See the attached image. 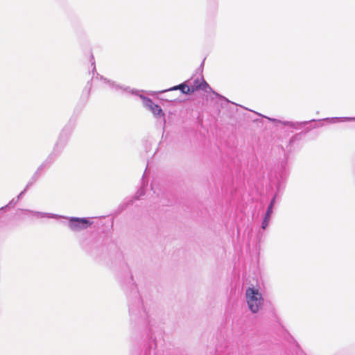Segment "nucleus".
<instances>
[{"label": "nucleus", "instance_id": "1", "mask_svg": "<svg viewBox=\"0 0 355 355\" xmlns=\"http://www.w3.org/2000/svg\"><path fill=\"white\" fill-rule=\"evenodd\" d=\"M129 283L130 290L127 293L128 310L130 320L138 323L143 329L144 334L148 339V346L145 347L144 355H155V336L154 334L155 320L153 310L150 311L148 299L142 291L139 295L133 276L130 272Z\"/></svg>", "mask_w": 355, "mask_h": 355}, {"label": "nucleus", "instance_id": "2", "mask_svg": "<svg viewBox=\"0 0 355 355\" xmlns=\"http://www.w3.org/2000/svg\"><path fill=\"white\" fill-rule=\"evenodd\" d=\"M104 80L113 90L119 92L122 94H125L128 96H132L135 99L139 98L142 102L143 107L155 116V103L149 98V96L155 95V92L137 89L130 86L118 84L106 78Z\"/></svg>", "mask_w": 355, "mask_h": 355}, {"label": "nucleus", "instance_id": "3", "mask_svg": "<svg viewBox=\"0 0 355 355\" xmlns=\"http://www.w3.org/2000/svg\"><path fill=\"white\" fill-rule=\"evenodd\" d=\"M245 300L250 311L257 313L263 306L264 300L259 288L249 287L245 291Z\"/></svg>", "mask_w": 355, "mask_h": 355}, {"label": "nucleus", "instance_id": "4", "mask_svg": "<svg viewBox=\"0 0 355 355\" xmlns=\"http://www.w3.org/2000/svg\"><path fill=\"white\" fill-rule=\"evenodd\" d=\"M153 168V160L148 161L146 170L144 173V175H143V177L141 179V188L137 192L136 196L135 197H133L132 199H130V200H128V202L126 203V206L132 205L135 200H138L140 198H141L142 196H145L149 190L150 191H152L153 194L155 193V191L153 190V183L150 184V189L148 188V176H149Z\"/></svg>", "mask_w": 355, "mask_h": 355}, {"label": "nucleus", "instance_id": "5", "mask_svg": "<svg viewBox=\"0 0 355 355\" xmlns=\"http://www.w3.org/2000/svg\"><path fill=\"white\" fill-rule=\"evenodd\" d=\"M70 132V130H69L67 128H64L62 130L59 136V138L53 147L52 152L49 155V156L45 159L46 161H47V162L52 164L59 157V155L61 154L62 151L64 148L65 146L67 145Z\"/></svg>", "mask_w": 355, "mask_h": 355}, {"label": "nucleus", "instance_id": "6", "mask_svg": "<svg viewBox=\"0 0 355 355\" xmlns=\"http://www.w3.org/2000/svg\"><path fill=\"white\" fill-rule=\"evenodd\" d=\"M67 226L73 232H80L89 227L93 222L87 218L70 217Z\"/></svg>", "mask_w": 355, "mask_h": 355}, {"label": "nucleus", "instance_id": "7", "mask_svg": "<svg viewBox=\"0 0 355 355\" xmlns=\"http://www.w3.org/2000/svg\"><path fill=\"white\" fill-rule=\"evenodd\" d=\"M51 164L47 162V161L44 160L37 168L36 171L34 173V174L32 175L29 181L26 184V189H29L31 187H32L40 178L41 176L42 171L51 166Z\"/></svg>", "mask_w": 355, "mask_h": 355}, {"label": "nucleus", "instance_id": "8", "mask_svg": "<svg viewBox=\"0 0 355 355\" xmlns=\"http://www.w3.org/2000/svg\"><path fill=\"white\" fill-rule=\"evenodd\" d=\"M275 202V196H274L272 198V199L271 200V201L268 207L266 213L265 214L264 218H263L262 224H261V228L263 230H265L269 224L270 217L272 214V209H273Z\"/></svg>", "mask_w": 355, "mask_h": 355}, {"label": "nucleus", "instance_id": "9", "mask_svg": "<svg viewBox=\"0 0 355 355\" xmlns=\"http://www.w3.org/2000/svg\"><path fill=\"white\" fill-rule=\"evenodd\" d=\"M195 89L193 88V85H191V86H189L187 84V82H184L183 83H181L178 85L174 86L168 91H173V90H178L180 89L181 92L184 94H190L191 93H193L195 92Z\"/></svg>", "mask_w": 355, "mask_h": 355}, {"label": "nucleus", "instance_id": "10", "mask_svg": "<svg viewBox=\"0 0 355 355\" xmlns=\"http://www.w3.org/2000/svg\"><path fill=\"white\" fill-rule=\"evenodd\" d=\"M21 211L24 214L30 213L33 216H35L36 218L47 217V218H60L62 217L61 216H59V215H57V214H54L40 212V211H32V210H29V209H21Z\"/></svg>", "mask_w": 355, "mask_h": 355}, {"label": "nucleus", "instance_id": "11", "mask_svg": "<svg viewBox=\"0 0 355 355\" xmlns=\"http://www.w3.org/2000/svg\"><path fill=\"white\" fill-rule=\"evenodd\" d=\"M193 88L195 89V92L201 89L205 92H208L209 91H211V88L209 87V85L207 83V82L201 78V82L199 85H193Z\"/></svg>", "mask_w": 355, "mask_h": 355}, {"label": "nucleus", "instance_id": "12", "mask_svg": "<svg viewBox=\"0 0 355 355\" xmlns=\"http://www.w3.org/2000/svg\"><path fill=\"white\" fill-rule=\"evenodd\" d=\"M153 137H150V140L148 139V137L145 138L143 140V146L146 153L149 152L151 150L152 146H153Z\"/></svg>", "mask_w": 355, "mask_h": 355}, {"label": "nucleus", "instance_id": "13", "mask_svg": "<svg viewBox=\"0 0 355 355\" xmlns=\"http://www.w3.org/2000/svg\"><path fill=\"white\" fill-rule=\"evenodd\" d=\"M270 121H274V122H278V123H280L284 125H288L291 128H296V125H297V123H293V122H289V121H279V120H277L275 119H271V118H268Z\"/></svg>", "mask_w": 355, "mask_h": 355}, {"label": "nucleus", "instance_id": "14", "mask_svg": "<svg viewBox=\"0 0 355 355\" xmlns=\"http://www.w3.org/2000/svg\"><path fill=\"white\" fill-rule=\"evenodd\" d=\"M18 201L19 200H17V198H13L9 202V203L7 205H6L5 207H2L1 209L14 207L17 203Z\"/></svg>", "mask_w": 355, "mask_h": 355}, {"label": "nucleus", "instance_id": "15", "mask_svg": "<svg viewBox=\"0 0 355 355\" xmlns=\"http://www.w3.org/2000/svg\"><path fill=\"white\" fill-rule=\"evenodd\" d=\"M28 189H26V187L25 189L17 196V200H19Z\"/></svg>", "mask_w": 355, "mask_h": 355}, {"label": "nucleus", "instance_id": "16", "mask_svg": "<svg viewBox=\"0 0 355 355\" xmlns=\"http://www.w3.org/2000/svg\"><path fill=\"white\" fill-rule=\"evenodd\" d=\"M156 108H157V115H158L162 112V110L158 105L156 106Z\"/></svg>", "mask_w": 355, "mask_h": 355}, {"label": "nucleus", "instance_id": "17", "mask_svg": "<svg viewBox=\"0 0 355 355\" xmlns=\"http://www.w3.org/2000/svg\"><path fill=\"white\" fill-rule=\"evenodd\" d=\"M200 82H201V79L200 80V79L197 78L196 80H195L193 81V85H199L200 83Z\"/></svg>", "mask_w": 355, "mask_h": 355}, {"label": "nucleus", "instance_id": "18", "mask_svg": "<svg viewBox=\"0 0 355 355\" xmlns=\"http://www.w3.org/2000/svg\"><path fill=\"white\" fill-rule=\"evenodd\" d=\"M343 121H352V120H355V118H342L341 119Z\"/></svg>", "mask_w": 355, "mask_h": 355}, {"label": "nucleus", "instance_id": "19", "mask_svg": "<svg viewBox=\"0 0 355 355\" xmlns=\"http://www.w3.org/2000/svg\"><path fill=\"white\" fill-rule=\"evenodd\" d=\"M83 248L87 252H90L89 248L87 246L86 244H83Z\"/></svg>", "mask_w": 355, "mask_h": 355}, {"label": "nucleus", "instance_id": "20", "mask_svg": "<svg viewBox=\"0 0 355 355\" xmlns=\"http://www.w3.org/2000/svg\"><path fill=\"white\" fill-rule=\"evenodd\" d=\"M324 120H330L332 122H335L336 121L338 120V118H331V119L327 118Z\"/></svg>", "mask_w": 355, "mask_h": 355}, {"label": "nucleus", "instance_id": "21", "mask_svg": "<svg viewBox=\"0 0 355 355\" xmlns=\"http://www.w3.org/2000/svg\"><path fill=\"white\" fill-rule=\"evenodd\" d=\"M92 65L93 66V72H94V71H96V67H95V62L94 60L92 62Z\"/></svg>", "mask_w": 355, "mask_h": 355}, {"label": "nucleus", "instance_id": "22", "mask_svg": "<svg viewBox=\"0 0 355 355\" xmlns=\"http://www.w3.org/2000/svg\"><path fill=\"white\" fill-rule=\"evenodd\" d=\"M149 301L150 302V304H153V300H152V299H150Z\"/></svg>", "mask_w": 355, "mask_h": 355}, {"label": "nucleus", "instance_id": "23", "mask_svg": "<svg viewBox=\"0 0 355 355\" xmlns=\"http://www.w3.org/2000/svg\"><path fill=\"white\" fill-rule=\"evenodd\" d=\"M89 90H88V91L87 92V96H88V95H89Z\"/></svg>", "mask_w": 355, "mask_h": 355}, {"label": "nucleus", "instance_id": "24", "mask_svg": "<svg viewBox=\"0 0 355 355\" xmlns=\"http://www.w3.org/2000/svg\"><path fill=\"white\" fill-rule=\"evenodd\" d=\"M91 58H92V60H94V56H93V55H91Z\"/></svg>", "mask_w": 355, "mask_h": 355}]
</instances>
